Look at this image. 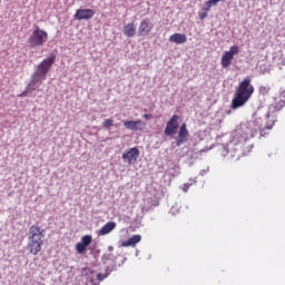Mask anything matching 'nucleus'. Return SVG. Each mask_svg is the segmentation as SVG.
Listing matches in <instances>:
<instances>
[{"label":"nucleus","mask_w":285,"mask_h":285,"mask_svg":"<svg viewBox=\"0 0 285 285\" xmlns=\"http://www.w3.org/2000/svg\"><path fill=\"white\" fill-rule=\"evenodd\" d=\"M250 81V77H246L242 82H239L238 87L236 88L235 96L232 100L233 110H237V108L246 106L247 101L253 97L255 87H253Z\"/></svg>","instance_id":"f257e3e1"},{"label":"nucleus","mask_w":285,"mask_h":285,"mask_svg":"<svg viewBox=\"0 0 285 285\" xmlns=\"http://www.w3.org/2000/svg\"><path fill=\"white\" fill-rule=\"evenodd\" d=\"M46 238V230L41 229L38 225H32L29 228V237L27 248L31 255H39L41 253V246H43V239Z\"/></svg>","instance_id":"f03ea898"},{"label":"nucleus","mask_w":285,"mask_h":285,"mask_svg":"<svg viewBox=\"0 0 285 285\" xmlns=\"http://www.w3.org/2000/svg\"><path fill=\"white\" fill-rule=\"evenodd\" d=\"M46 41H48V32L37 27L28 38L27 43L29 48H41Z\"/></svg>","instance_id":"7ed1b4c3"},{"label":"nucleus","mask_w":285,"mask_h":285,"mask_svg":"<svg viewBox=\"0 0 285 285\" xmlns=\"http://www.w3.org/2000/svg\"><path fill=\"white\" fill-rule=\"evenodd\" d=\"M57 59V56L51 55L49 58L43 59L36 69V72H38V75H41L42 77H45V79L48 78V73L50 72V69L52 68V66H55V61Z\"/></svg>","instance_id":"20e7f679"},{"label":"nucleus","mask_w":285,"mask_h":285,"mask_svg":"<svg viewBox=\"0 0 285 285\" xmlns=\"http://www.w3.org/2000/svg\"><path fill=\"white\" fill-rule=\"evenodd\" d=\"M235 55H239V47L233 46L229 48V51H226L220 59L222 68H230V63H233V59H235Z\"/></svg>","instance_id":"39448f33"},{"label":"nucleus","mask_w":285,"mask_h":285,"mask_svg":"<svg viewBox=\"0 0 285 285\" xmlns=\"http://www.w3.org/2000/svg\"><path fill=\"white\" fill-rule=\"evenodd\" d=\"M179 129V116L174 115L166 125L165 135L166 137H175Z\"/></svg>","instance_id":"423d86ee"},{"label":"nucleus","mask_w":285,"mask_h":285,"mask_svg":"<svg viewBox=\"0 0 285 285\" xmlns=\"http://www.w3.org/2000/svg\"><path fill=\"white\" fill-rule=\"evenodd\" d=\"M122 159L124 163L129 166L137 164V159H139V149L137 147L130 148L128 151L122 154Z\"/></svg>","instance_id":"0eeeda50"},{"label":"nucleus","mask_w":285,"mask_h":285,"mask_svg":"<svg viewBox=\"0 0 285 285\" xmlns=\"http://www.w3.org/2000/svg\"><path fill=\"white\" fill-rule=\"evenodd\" d=\"M188 137H190V132L188 131L186 122H183L176 137V146H184V144L188 141Z\"/></svg>","instance_id":"6e6552de"},{"label":"nucleus","mask_w":285,"mask_h":285,"mask_svg":"<svg viewBox=\"0 0 285 285\" xmlns=\"http://www.w3.org/2000/svg\"><path fill=\"white\" fill-rule=\"evenodd\" d=\"M153 32V22L146 18L140 21L138 27V37H148Z\"/></svg>","instance_id":"1a4fd4ad"},{"label":"nucleus","mask_w":285,"mask_h":285,"mask_svg":"<svg viewBox=\"0 0 285 285\" xmlns=\"http://www.w3.org/2000/svg\"><path fill=\"white\" fill-rule=\"evenodd\" d=\"M92 244V236L85 235L81 237V242L76 244V250L79 255H83L86 253V248Z\"/></svg>","instance_id":"9d476101"},{"label":"nucleus","mask_w":285,"mask_h":285,"mask_svg":"<svg viewBox=\"0 0 285 285\" xmlns=\"http://www.w3.org/2000/svg\"><path fill=\"white\" fill-rule=\"evenodd\" d=\"M95 17V11L92 9H78L73 16L78 21L92 19Z\"/></svg>","instance_id":"9b49d317"},{"label":"nucleus","mask_w":285,"mask_h":285,"mask_svg":"<svg viewBox=\"0 0 285 285\" xmlns=\"http://www.w3.org/2000/svg\"><path fill=\"white\" fill-rule=\"evenodd\" d=\"M125 128L127 130H144L146 128V122H142L141 120H126L124 121Z\"/></svg>","instance_id":"f8f14e48"},{"label":"nucleus","mask_w":285,"mask_h":285,"mask_svg":"<svg viewBox=\"0 0 285 285\" xmlns=\"http://www.w3.org/2000/svg\"><path fill=\"white\" fill-rule=\"evenodd\" d=\"M46 77L41 76V73L35 71L33 75L31 76V80L29 82V85L31 86V88H37L38 86H41V83H43Z\"/></svg>","instance_id":"ddd939ff"},{"label":"nucleus","mask_w":285,"mask_h":285,"mask_svg":"<svg viewBox=\"0 0 285 285\" xmlns=\"http://www.w3.org/2000/svg\"><path fill=\"white\" fill-rule=\"evenodd\" d=\"M139 242H141V235L137 234V235L131 236L127 240H124L121 243V246L124 248H128L130 246H137V244H139Z\"/></svg>","instance_id":"4468645a"},{"label":"nucleus","mask_w":285,"mask_h":285,"mask_svg":"<svg viewBox=\"0 0 285 285\" xmlns=\"http://www.w3.org/2000/svg\"><path fill=\"white\" fill-rule=\"evenodd\" d=\"M169 41L171 43H186L188 41V37H186V33H174L169 37Z\"/></svg>","instance_id":"2eb2a0df"},{"label":"nucleus","mask_w":285,"mask_h":285,"mask_svg":"<svg viewBox=\"0 0 285 285\" xmlns=\"http://www.w3.org/2000/svg\"><path fill=\"white\" fill-rule=\"evenodd\" d=\"M115 228H117V223L115 222H108L106 225H104L100 230H99V235L104 236V235H109V233H112L115 230Z\"/></svg>","instance_id":"dca6fc26"},{"label":"nucleus","mask_w":285,"mask_h":285,"mask_svg":"<svg viewBox=\"0 0 285 285\" xmlns=\"http://www.w3.org/2000/svg\"><path fill=\"white\" fill-rule=\"evenodd\" d=\"M136 32H137V27L135 26V22H129L125 24L124 27L125 37H134Z\"/></svg>","instance_id":"f3484780"},{"label":"nucleus","mask_w":285,"mask_h":285,"mask_svg":"<svg viewBox=\"0 0 285 285\" xmlns=\"http://www.w3.org/2000/svg\"><path fill=\"white\" fill-rule=\"evenodd\" d=\"M35 90H37V87H31L29 83L27 85V87L24 88V90L18 95V97L23 98V97H28L29 92H35Z\"/></svg>","instance_id":"a211bd4d"},{"label":"nucleus","mask_w":285,"mask_h":285,"mask_svg":"<svg viewBox=\"0 0 285 285\" xmlns=\"http://www.w3.org/2000/svg\"><path fill=\"white\" fill-rule=\"evenodd\" d=\"M214 6H217L213 0H208L204 3V7L202 8V12H210V8Z\"/></svg>","instance_id":"6ab92c4d"},{"label":"nucleus","mask_w":285,"mask_h":285,"mask_svg":"<svg viewBox=\"0 0 285 285\" xmlns=\"http://www.w3.org/2000/svg\"><path fill=\"white\" fill-rule=\"evenodd\" d=\"M258 92L259 95H263V97H265V95H268V92H271V87L262 86L259 87Z\"/></svg>","instance_id":"aec40b11"},{"label":"nucleus","mask_w":285,"mask_h":285,"mask_svg":"<svg viewBox=\"0 0 285 285\" xmlns=\"http://www.w3.org/2000/svg\"><path fill=\"white\" fill-rule=\"evenodd\" d=\"M115 124V120L112 119H105L102 122L104 128H110Z\"/></svg>","instance_id":"412c9836"},{"label":"nucleus","mask_w":285,"mask_h":285,"mask_svg":"<svg viewBox=\"0 0 285 285\" xmlns=\"http://www.w3.org/2000/svg\"><path fill=\"white\" fill-rule=\"evenodd\" d=\"M208 17V11H202L199 13V20L200 21H204V19H206Z\"/></svg>","instance_id":"4be33fe9"},{"label":"nucleus","mask_w":285,"mask_h":285,"mask_svg":"<svg viewBox=\"0 0 285 285\" xmlns=\"http://www.w3.org/2000/svg\"><path fill=\"white\" fill-rule=\"evenodd\" d=\"M105 278H106V275H104V274H97V279H98L99 282H104Z\"/></svg>","instance_id":"5701e85b"},{"label":"nucleus","mask_w":285,"mask_h":285,"mask_svg":"<svg viewBox=\"0 0 285 285\" xmlns=\"http://www.w3.org/2000/svg\"><path fill=\"white\" fill-rule=\"evenodd\" d=\"M190 186H193V184H185L184 185V190H185V193L188 190V188H190Z\"/></svg>","instance_id":"b1692460"},{"label":"nucleus","mask_w":285,"mask_h":285,"mask_svg":"<svg viewBox=\"0 0 285 285\" xmlns=\"http://www.w3.org/2000/svg\"><path fill=\"white\" fill-rule=\"evenodd\" d=\"M144 119L148 120V119H153V116L148 115V114H145L144 116Z\"/></svg>","instance_id":"393cba45"},{"label":"nucleus","mask_w":285,"mask_h":285,"mask_svg":"<svg viewBox=\"0 0 285 285\" xmlns=\"http://www.w3.org/2000/svg\"><path fill=\"white\" fill-rule=\"evenodd\" d=\"M212 1L217 6L222 0H212Z\"/></svg>","instance_id":"a878e982"}]
</instances>
